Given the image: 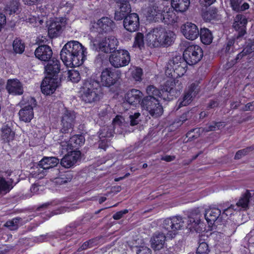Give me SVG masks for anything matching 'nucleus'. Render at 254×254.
<instances>
[{
	"mask_svg": "<svg viewBox=\"0 0 254 254\" xmlns=\"http://www.w3.org/2000/svg\"><path fill=\"white\" fill-rule=\"evenodd\" d=\"M6 89L10 94H16V80L14 79L8 80Z\"/></svg>",
	"mask_w": 254,
	"mask_h": 254,
	"instance_id": "obj_50",
	"label": "nucleus"
},
{
	"mask_svg": "<svg viewBox=\"0 0 254 254\" xmlns=\"http://www.w3.org/2000/svg\"><path fill=\"white\" fill-rule=\"evenodd\" d=\"M189 112H185L174 120L173 125L178 127L181 126L188 119Z\"/></svg>",
	"mask_w": 254,
	"mask_h": 254,
	"instance_id": "obj_45",
	"label": "nucleus"
},
{
	"mask_svg": "<svg viewBox=\"0 0 254 254\" xmlns=\"http://www.w3.org/2000/svg\"><path fill=\"white\" fill-rule=\"evenodd\" d=\"M143 96V94L139 90L132 89L126 94L125 98L127 103L136 107L137 105H140Z\"/></svg>",
	"mask_w": 254,
	"mask_h": 254,
	"instance_id": "obj_24",
	"label": "nucleus"
},
{
	"mask_svg": "<svg viewBox=\"0 0 254 254\" xmlns=\"http://www.w3.org/2000/svg\"><path fill=\"white\" fill-rule=\"evenodd\" d=\"M181 30L184 37L189 40H195L199 35V30L194 23L187 22L182 25Z\"/></svg>",
	"mask_w": 254,
	"mask_h": 254,
	"instance_id": "obj_18",
	"label": "nucleus"
},
{
	"mask_svg": "<svg viewBox=\"0 0 254 254\" xmlns=\"http://www.w3.org/2000/svg\"><path fill=\"white\" fill-rule=\"evenodd\" d=\"M84 136L81 134H75L70 138L65 148L71 150H79V148L84 144Z\"/></svg>",
	"mask_w": 254,
	"mask_h": 254,
	"instance_id": "obj_26",
	"label": "nucleus"
},
{
	"mask_svg": "<svg viewBox=\"0 0 254 254\" xmlns=\"http://www.w3.org/2000/svg\"><path fill=\"white\" fill-rule=\"evenodd\" d=\"M235 206L231 205L230 206L225 208L221 205H220L221 209V221L225 220L228 218L229 215H231L233 213Z\"/></svg>",
	"mask_w": 254,
	"mask_h": 254,
	"instance_id": "obj_38",
	"label": "nucleus"
},
{
	"mask_svg": "<svg viewBox=\"0 0 254 254\" xmlns=\"http://www.w3.org/2000/svg\"><path fill=\"white\" fill-rule=\"evenodd\" d=\"M101 88L98 80L95 76L84 80L83 85L81 98L85 103H92L99 101L100 99V93Z\"/></svg>",
	"mask_w": 254,
	"mask_h": 254,
	"instance_id": "obj_5",
	"label": "nucleus"
},
{
	"mask_svg": "<svg viewBox=\"0 0 254 254\" xmlns=\"http://www.w3.org/2000/svg\"><path fill=\"white\" fill-rule=\"evenodd\" d=\"M90 25L92 32L104 34L112 32L115 28V23L110 18L104 16L97 21H91Z\"/></svg>",
	"mask_w": 254,
	"mask_h": 254,
	"instance_id": "obj_10",
	"label": "nucleus"
},
{
	"mask_svg": "<svg viewBox=\"0 0 254 254\" xmlns=\"http://www.w3.org/2000/svg\"><path fill=\"white\" fill-rule=\"evenodd\" d=\"M61 70L60 61L55 58L47 62V64L44 67V73L45 77L49 78L59 79V73Z\"/></svg>",
	"mask_w": 254,
	"mask_h": 254,
	"instance_id": "obj_17",
	"label": "nucleus"
},
{
	"mask_svg": "<svg viewBox=\"0 0 254 254\" xmlns=\"http://www.w3.org/2000/svg\"><path fill=\"white\" fill-rule=\"evenodd\" d=\"M62 147V153H67L61 159V164L64 168H69L81 159V152L79 150H69L68 148H64V145Z\"/></svg>",
	"mask_w": 254,
	"mask_h": 254,
	"instance_id": "obj_13",
	"label": "nucleus"
},
{
	"mask_svg": "<svg viewBox=\"0 0 254 254\" xmlns=\"http://www.w3.org/2000/svg\"><path fill=\"white\" fill-rule=\"evenodd\" d=\"M241 2L242 0H230L231 7L234 11L239 12V7Z\"/></svg>",
	"mask_w": 254,
	"mask_h": 254,
	"instance_id": "obj_53",
	"label": "nucleus"
},
{
	"mask_svg": "<svg viewBox=\"0 0 254 254\" xmlns=\"http://www.w3.org/2000/svg\"><path fill=\"white\" fill-rule=\"evenodd\" d=\"M24 92L23 84L17 79V95H22Z\"/></svg>",
	"mask_w": 254,
	"mask_h": 254,
	"instance_id": "obj_60",
	"label": "nucleus"
},
{
	"mask_svg": "<svg viewBox=\"0 0 254 254\" xmlns=\"http://www.w3.org/2000/svg\"><path fill=\"white\" fill-rule=\"evenodd\" d=\"M130 61V54L126 50H114L109 57L111 64L116 68L126 66L128 64Z\"/></svg>",
	"mask_w": 254,
	"mask_h": 254,
	"instance_id": "obj_11",
	"label": "nucleus"
},
{
	"mask_svg": "<svg viewBox=\"0 0 254 254\" xmlns=\"http://www.w3.org/2000/svg\"><path fill=\"white\" fill-rule=\"evenodd\" d=\"M21 42V40H18L17 41V54H22L24 51L25 44L24 43H22Z\"/></svg>",
	"mask_w": 254,
	"mask_h": 254,
	"instance_id": "obj_58",
	"label": "nucleus"
},
{
	"mask_svg": "<svg viewBox=\"0 0 254 254\" xmlns=\"http://www.w3.org/2000/svg\"><path fill=\"white\" fill-rule=\"evenodd\" d=\"M108 39L106 37L102 38L97 44L99 51L105 53H109V47L108 45Z\"/></svg>",
	"mask_w": 254,
	"mask_h": 254,
	"instance_id": "obj_42",
	"label": "nucleus"
},
{
	"mask_svg": "<svg viewBox=\"0 0 254 254\" xmlns=\"http://www.w3.org/2000/svg\"><path fill=\"white\" fill-rule=\"evenodd\" d=\"M217 16V10L216 8L209 9L207 10L203 11L202 17L207 22H210L216 19Z\"/></svg>",
	"mask_w": 254,
	"mask_h": 254,
	"instance_id": "obj_37",
	"label": "nucleus"
},
{
	"mask_svg": "<svg viewBox=\"0 0 254 254\" xmlns=\"http://www.w3.org/2000/svg\"><path fill=\"white\" fill-rule=\"evenodd\" d=\"M139 26V18L136 13H129L124 20V28L130 32L137 31Z\"/></svg>",
	"mask_w": 254,
	"mask_h": 254,
	"instance_id": "obj_21",
	"label": "nucleus"
},
{
	"mask_svg": "<svg viewBox=\"0 0 254 254\" xmlns=\"http://www.w3.org/2000/svg\"><path fill=\"white\" fill-rule=\"evenodd\" d=\"M108 47L109 48V53H112V52L116 50L115 49L117 48V46H118V41L117 39L114 37V36H110L108 38Z\"/></svg>",
	"mask_w": 254,
	"mask_h": 254,
	"instance_id": "obj_47",
	"label": "nucleus"
},
{
	"mask_svg": "<svg viewBox=\"0 0 254 254\" xmlns=\"http://www.w3.org/2000/svg\"><path fill=\"white\" fill-rule=\"evenodd\" d=\"M99 239L96 237L84 242L78 249V252H81L97 246L99 243Z\"/></svg>",
	"mask_w": 254,
	"mask_h": 254,
	"instance_id": "obj_36",
	"label": "nucleus"
},
{
	"mask_svg": "<svg viewBox=\"0 0 254 254\" xmlns=\"http://www.w3.org/2000/svg\"><path fill=\"white\" fill-rule=\"evenodd\" d=\"M140 116L139 113H135L133 115H130V125L131 126H134L138 124V121L136 120Z\"/></svg>",
	"mask_w": 254,
	"mask_h": 254,
	"instance_id": "obj_55",
	"label": "nucleus"
},
{
	"mask_svg": "<svg viewBox=\"0 0 254 254\" xmlns=\"http://www.w3.org/2000/svg\"><path fill=\"white\" fill-rule=\"evenodd\" d=\"M19 19L22 21H25L29 26L34 27H41L44 23V19H42L39 15L38 16L28 13L21 14L18 15Z\"/></svg>",
	"mask_w": 254,
	"mask_h": 254,
	"instance_id": "obj_25",
	"label": "nucleus"
},
{
	"mask_svg": "<svg viewBox=\"0 0 254 254\" xmlns=\"http://www.w3.org/2000/svg\"><path fill=\"white\" fill-rule=\"evenodd\" d=\"M75 116L70 111L66 110L62 116L61 131L63 133H68L74 126Z\"/></svg>",
	"mask_w": 254,
	"mask_h": 254,
	"instance_id": "obj_20",
	"label": "nucleus"
},
{
	"mask_svg": "<svg viewBox=\"0 0 254 254\" xmlns=\"http://www.w3.org/2000/svg\"><path fill=\"white\" fill-rule=\"evenodd\" d=\"M203 52L202 48L197 45H190L183 52L182 57L185 59L189 65H194L202 58Z\"/></svg>",
	"mask_w": 254,
	"mask_h": 254,
	"instance_id": "obj_12",
	"label": "nucleus"
},
{
	"mask_svg": "<svg viewBox=\"0 0 254 254\" xmlns=\"http://www.w3.org/2000/svg\"><path fill=\"white\" fill-rule=\"evenodd\" d=\"M128 212V210L126 209L118 211L113 215V218L115 220H119L122 218L124 214H127Z\"/></svg>",
	"mask_w": 254,
	"mask_h": 254,
	"instance_id": "obj_56",
	"label": "nucleus"
},
{
	"mask_svg": "<svg viewBox=\"0 0 254 254\" xmlns=\"http://www.w3.org/2000/svg\"><path fill=\"white\" fill-rule=\"evenodd\" d=\"M18 105L23 107L19 111V119L25 123L30 122L34 117L33 108L37 106V101L34 97L24 95Z\"/></svg>",
	"mask_w": 254,
	"mask_h": 254,
	"instance_id": "obj_6",
	"label": "nucleus"
},
{
	"mask_svg": "<svg viewBox=\"0 0 254 254\" xmlns=\"http://www.w3.org/2000/svg\"><path fill=\"white\" fill-rule=\"evenodd\" d=\"M254 110V101L249 102L245 105V107L243 108V111H253Z\"/></svg>",
	"mask_w": 254,
	"mask_h": 254,
	"instance_id": "obj_59",
	"label": "nucleus"
},
{
	"mask_svg": "<svg viewBox=\"0 0 254 254\" xmlns=\"http://www.w3.org/2000/svg\"><path fill=\"white\" fill-rule=\"evenodd\" d=\"M36 210L37 212H40L39 213L44 220H47L52 216L58 214L56 210H52L51 205L49 203L41 205L37 208Z\"/></svg>",
	"mask_w": 254,
	"mask_h": 254,
	"instance_id": "obj_28",
	"label": "nucleus"
},
{
	"mask_svg": "<svg viewBox=\"0 0 254 254\" xmlns=\"http://www.w3.org/2000/svg\"><path fill=\"white\" fill-rule=\"evenodd\" d=\"M73 178L72 173L71 171H65L61 173L58 178L56 179V183L64 184L71 181Z\"/></svg>",
	"mask_w": 254,
	"mask_h": 254,
	"instance_id": "obj_35",
	"label": "nucleus"
},
{
	"mask_svg": "<svg viewBox=\"0 0 254 254\" xmlns=\"http://www.w3.org/2000/svg\"><path fill=\"white\" fill-rule=\"evenodd\" d=\"M15 223L14 219H13L11 220H9L6 222L4 224V226L7 228H8L11 230H13L15 229Z\"/></svg>",
	"mask_w": 254,
	"mask_h": 254,
	"instance_id": "obj_61",
	"label": "nucleus"
},
{
	"mask_svg": "<svg viewBox=\"0 0 254 254\" xmlns=\"http://www.w3.org/2000/svg\"><path fill=\"white\" fill-rule=\"evenodd\" d=\"M243 51V53L246 55H250L254 51V39L253 40L249 39L248 40Z\"/></svg>",
	"mask_w": 254,
	"mask_h": 254,
	"instance_id": "obj_49",
	"label": "nucleus"
},
{
	"mask_svg": "<svg viewBox=\"0 0 254 254\" xmlns=\"http://www.w3.org/2000/svg\"><path fill=\"white\" fill-rule=\"evenodd\" d=\"M199 128H193L189 130L186 134L184 141L188 142L197 138L199 135Z\"/></svg>",
	"mask_w": 254,
	"mask_h": 254,
	"instance_id": "obj_40",
	"label": "nucleus"
},
{
	"mask_svg": "<svg viewBox=\"0 0 254 254\" xmlns=\"http://www.w3.org/2000/svg\"><path fill=\"white\" fill-rule=\"evenodd\" d=\"M3 136L8 140H13L14 137V132L12 131L10 127L7 125H3L1 128Z\"/></svg>",
	"mask_w": 254,
	"mask_h": 254,
	"instance_id": "obj_39",
	"label": "nucleus"
},
{
	"mask_svg": "<svg viewBox=\"0 0 254 254\" xmlns=\"http://www.w3.org/2000/svg\"><path fill=\"white\" fill-rule=\"evenodd\" d=\"M59 160L55 157H45L39 161V166L44 170H48L57 166Z\"/></svg>",
	"mask_w": 254,
	"mask_h": 254,
	"instance_id": "obj_30",
	"label": "nucleus"
},
{
	"mask_svg": "<svg viewBox=\"0 0 254 254\" xmlns=\"http://www.w3.org/2000/svg\"><path fill=\"white\" fill-rule=\"evenodd\" d=\"M200 222L199 215L196 214L195 218L191 216L188 218L179 215L166 218L163 223V228L167 231V236L162 232H156L151 239V246L154 251L163 248L167 238L173 239L178 234V231L184 228L190 231L198 232V225Z\"/></svg>",
	"mask_w": 254,
	"mask_h": 254,
	"instance_id": "obj_1",
	"label": "nucleus"
},
{
	"mask_svg": "<svg viewBox=\"0 0 254 254\" xmlns=\"http://www.w3.org/2000/svg\"><path fill=\"white\" fill-rule=\"evenodd\" d=\"M254 150V145L247 147L243 149L238 150L235 155V159H240L243 156L248 154L249 152Z\"/></svg>",
	"mask_w": 254,
	"mask_h": 254,
	"instance_id": "obj_44",
	"label": "nucleus"
},
{
	"mask_svg": "<svg viewBox=\"0 0 254 254\" xmlns=\"http://www.w3.org/2000/svg\"><path fill=\"white\" fill-rule=\"evenodd\" d=\"M112 136V133L108 132L106 128L100 129L99 131V137L100 140L98 141V147L104 151L109 147V140L107 138Z\"/></svg>",
	"mask_w": 254,
	"mask_h": 254,
	"instance_id": "obj_29",
	"label": "nucleus"
},
{
	"mask_svg": "<svg viewBox=\"0 0 254 254\" xmlns=\"http://www.w3.org/2000/svg\"><path fill=\"white\" fill-rule=\"evenodd\" d=\"M247 24L248 19L245 15L237 14L236 16L233 24V28L237 33L235 35V39L238 40L246 34Z\"/></svg>",
	"mask_w": 254,
	"mask_h": 254,
	"instance_id": "obj_16",
	"label": "nucleus"
},
{
	"mask_svg": "<svg viewBox=\"0 0 254 254\" xmlns=\"http://www.w3.org/2000/svg\"><path fill=\"white\" fill-rule=\"evenodd\" d=\"M35 217L33 213L26 211L21 213L20 216H17V230L19 226H21L23 224L31 220Z\"/></svg>",
	"mask_w": 254,
	"mask_h": 254,
	"instance_id": "obj_33",
	"label": "nucleus"
},
{
	"mask_svg": "<svg viewBox=\"0 0 254 254\" xmlns=\"http://www.w3.org/2000/svg\"><path fill=\"white\" fill-rule=\"evenodd\" d=\"M219 105V103L217 101H215L214 100H210L208 104H207V106L206 107V108L207 110H209L211 109H213L215 107H218Z\"/></svg>",
	"mask_w": 254,
	"mask_h": 254,
	"instance_id": "obj_62",
	"label": "nucleus"
},
{
	"mask_svg": "<svg viewBox=\"0 0 254 254\" xmlns=\"http://www.w3.org/2000/svg\"><path fill=\"white\" fill-rule=\"evenodd\" d=\"M223 126L221 122H213L211 125H209L207 127H204L203 130L205 132H209L214 131L220 128Z\"/></svg>",
	"mask_w": 254,
	"mask_h": 254,
	"instance_id": "obj_51",
	"label": "nucleus"
},
{
	"mask_svg": "<svg viewBox=\"0 0 254 254\" xmlns=\"http://www.w3.org/2000/svg\"><path fill=\"white\" fill-rule=\"evenodd\" d=\"M118 9L115 13V19L117 21L122 20L127 17L131 11L130 1H135L136 0H114Z\"/></svg>",
	"mask_w": 254,
	"mask_h": 254,
	"instance_id": "obj_15",
	"label": "nucleus"
},
{
	"mask_svg": "<svg viewBox=\"0 0 254 254\" xmlns=\"http://www.w3.org/2000/svg\"><path fill=\"white\" fill-rule=\"evenodd\" d=\"M144 35L142 33H136L134 38L133 46L135 48H138L141 49L144 47Z\"/></svg>",
	"mask_w": 254,
	"mask_h": 254,
	"instance_id": "obj_41",
	"label": "nucleus"
},
{
	"mask_svg": "<svg viewBox=\"0 0 254 254\" xmlns=\"http://www.w3.org/2000/svg\"><path fill=\"white\" fill-rule=\"evenodd\" d=\"M189 64L181 55H176L170 60L167 68L172 70L171 76L180 77L186 72Z\"/></svg>",
	"mask_w": 254,
	"mask_h": 254,
	"instance_id": "obj_7",
	"label": "nucleus"
},
{
	"mask_svg": "<svg viewBox=\"0 0 254 254\" xmlns=\"http://www.w3.org/2000/svg\"><path fill=\"white\" fill-rule=\"evenodd\" d=\"M62 24L61 21L57 20L50 21L48 28V35L50 38H53L60 35L62 31Z\"/></svg>",
	"mask_w": 254,
	"mask_h": 254,
	"instance_id": "obj_27",
	"label": "nucleus"
},
{
	"mask_svg": "<svg viewBox=\"0 0 254 254\" xmlns=\"http://www.w3.org/2000/svg\"><path fill=\"white\" fill-rule=\"evenodd\" d=\"M182 83L176 87V82L174 78L167 80L162 86L161 90L158 89L153 85H148L146 91L148 96H157L165 101H171L176 98L182 89Z\"/></svg>",
	"mask_w": 254,
	"mask_h": 254,
	"instance_id": "obj_4",
	"label": "nucleus"
},
{
	"mask_svg": "<svg viewBox=\"0 0 254 254\" xmlns=\"http://www.w3.org/2000/svg\"><path fill=\"white\" fill-rule=\"evenodd\" d=\"M209 252L208 244L205 242L200 243L196 250L197 254H205Z\"/></svg>",
	"mask_w": 254,
	"mask_h": 254,
	"instance_id": "obj_52",
	"label": "nucleus"
},
{
	"mask_svg": "<svg viewBox=\"0 0 254 254\" xmlns=\"http://www.w3.org/2000/svg\"><path fill=\"white\" fill-rule=\"evenodd\" d=\"M199 36H200L201 42L206 45L210 44L213 39L211 31L205 27L200 28Z\"/></svg>",
	"mask_w": 254,
	"mask_h": 254,
	"instance_id": "obj_32",
	"label": "nucleus"
},
{
	"mask_svg": "<svg viewBox=\"0 0 254 254\" xmlns=\"http://www.w3.org/2000/svg\"><path fill=\"white\" fill-rule=\"evenodd\" d=\"M141 106L148 111L152 117H158L163 113V109L160 101L152 96L144 97L140 103Z\"/></svg>",
	"mask_w": 254,
	"mask_h": 254,
	"instance_id": "obj_9",
	"label": "nucleus"
},
{
	"mask_svg": "<svg viewBox=\"0 0 254 254\" xmlns=\"http://www.w3.org/2000/svg\"><path fill=\"white\" fill-rule=\"evenodd\" d=\"M251 197V193L250 190H247L244 193L242 194L238 201L236 203L237 206L243 208H247L249 206Z\"/></svg>",
	"mask_w": 254,
	"mask_h": 254,
	"instance_id": "obj_34",
	"label": "nucleus"
},
{
	"mask_svg": "<svg viewBox=\"0 0 254 254\" xmlns=\"http://www.w3.org/2000/svg\"><path fill=\"white\" fill-rule=\"evenodd\" d=\"M200 91V86L198 83L193 82L189 86L185 91L182 98H180L178 101V108L189 105Z\"/></svg>",
	"mask_w": 254,
	"mask_h": 254,
	"instance_id": "obj_14",
	"label": "nucleus"
},
{
	"mask_svg": "<svg viewBox=\"0 0 254 254\" xmlns=\"http://www.w3.org/2000/svg\"><path fill=\"white\" fill-rule=\"evenodd\" d=\"M121 72L112 68H105L101 71L98 82L100 87H110L119 81L121 78Z\"/></svg>",
	"mask_w": 254,
	"mask_h": 254,
	"instance_id": "obj_8",
	"label": "nucleus"
},
{
	"mask_svg": "<svg viewBox=\"0 0 254 254\" xmlns=\"http://www.w3.org/2000/svg\"><path fill=\"white\" fill-rule=\"evenodd\" d=\"M190 5V0H171V6L177 12L186 11Z\"/></svg>",
	"mask_w": 254,
	"mask_h": 254,
	"instance_id": "obj_31",
	"label": "nucleus"
},
{
	"mask_svg": "<svg viewBox=\"0 0 254 254\" xmlns=\"http://www.w3.org/2000/svg\"><path fill=\"white\" fill-rule=\"evenodd\" d=\"M65 229V233L67 236H71L76 231V227L72 224H70L69 226H67Z\"/></svg>",
	"mask_w": 254,
	"mask_h": 254,
	"instance_id": "obj_57",
	"label": "nucleus"
},
{
	"mask_svg": "<svg viewBox=\"0 0 254 254\" xmlns=\"http://www.w3.org/2000/svg\"><path fill=\"white\" fill-rule=\"evenodd\" d=\"M12 186L10 182L5 181L3 178H0V191L7 193L11 189Z\"/></svg>",
	"mask_w": 254,
	"mask_h": 254,
	"instance_id": "obj_43",
	"label": "nucleus"
},
{
	"mask_svg": "<svg viewBox=\"0 0 254 254\" xmlns=\"http://www.w3.org/2000/svg\"><path fill=\"white\" fill-rule=\"evenodd\" d=\"M43 1V0H25L24 2L27 5H33L42 3Z\"/></svg>",
	"mask_w": 254,
	"mask_h": 254,
	"instance_id": "obj_63",
	"label": "nucleus"
},
{
	"mask_svg": "<svg viewBox=\"0 0 254 254\" xmlns=\"http://www.w3.org/2000/svg\"><path fill=\"white\" fill-rule=\"evenodd\" d=\"M68 77L70 81L74 83H77L80 80V75L77 70H70L68 72Z\"/></svg>",
	"mask_w": 254,
	"mask_h": 254,
	"instance_id": "obj_46",
	"label": "nucleus"
},
{
	"mask_svg": "<svg viewBox=\"0 0 254 254\" xmlns=\"http://www.w3.org/2000/svg\"><path fill=\"white\" fill-rule=\"evenodd\" d=\"M143 71L141 68L136 67L131 72V76L136 81H140L142 80Z\"/></svg>",
	"mask_w": 254,
	"mask_h": 254,
	"instance_id": "obj_48",
	"label": "nucleus"
},
{
	"mask_svg": "<svg viewBox=\"0 0 254 254\" xmlns=\"http://www.w3.org/2000/svg\"><path fill=\"white\" fill-rule=\"evenodd\" d=\"M174 33L161 26L152 28L146 35L147 44L151 48L167 47L174 41Z\"/></svg>",
	"mask_w": 254,
	"mask_h": 254,
	"instance_id": "obj_3",
	"label": "nucleus"
},
{
	"mask_svg": "<svg viewBox=\"0 0 254 254\" xmlns=\"http://www.w3.org/2000/svg\"><path fill=\"white\" fill-rule=\"evenodd\" d=\"M205 219L208 224L210 225L214 224V222L218 220L221 221V209L220 207L210 206L205 210Z\"/></svg>",
	"mask_w": 254,
	"mask_h": 254,
	"instance_id": "obj_22",
	"label": "nucleus"
},
{
	"mask_svg": "<svg viewBox=\"0 0 254 254\" xmlns=\"http://www.w3.org/2000/svg\"><path fill=\"white\" fill-rule=\"evenodd\" d=\"M34 54L38 60L43 62H48L51 60L53 55L51 48L47 45L39 46L35 50Z\"/></svg>",
	"mask_w": 254,
	"mask_h": 254,
	"instance_id": "obj_23",
	"label": "nucleus"
},
{
	"mask_svg": "<svg viewBox=\"0 0 254 254\" xmlns=\"http://www.w3.org/2000/svg\"><path fill=\"white\" fill-rule=\"evenodd\" d=\"M176 246H173L165 250L161 254H175V250Z\"/></svg>",
	"mask_w": 254,
	"mask_h": 254,
	"instance_id": "obj_64",
	"label": "nucleus"
},
{
	"mask_svg": "<svg viewBox=\"0 0 254 254\" xmlns=\"http://www.w3.org/2000/svg\"><path fill=\"white\" fill-rule=\"evenodd\" d=\"M60 84V80L57 79H51L49 77H45L41 84V89L42 93L46 95L52 94Z\"/></svg>",
	"mask_w": 254,
	"mask_h": 254,
	"instance_id": "obj_19",
	"label": "nucleus"
},
{
	"mask_svg": "<svg viewBox=\"0 0 254 254\" xmlns=\"http://www.w3.org/2000/svg\"><path fill=\"white\" fill-rule=\"evenodd\" d=\"M87 49L77 41H71L64 45L60 53L64 64L71 67H78L86 59Z\"/></svg>",
	"mask_w": 254,
	"mask_h": 254,
	"instance_id": "obj_2",
	"label": "nucleus"
},
{
	"mask_svg": "<svg viewBox=\"0 0 254 254\" xmlns=\"http://www.w3.org/2000/svg\"><path fill=\"white\" fill-rule=\"evenodd\" d=\"M136 254H152V251L147 247L140 246L137 248Z\"/></svg>",
	"mask_w": 254,
	"mask_h": 254,
	"instance_id": "obj_54",
	"label": "nucleus"
}]
</instances>
